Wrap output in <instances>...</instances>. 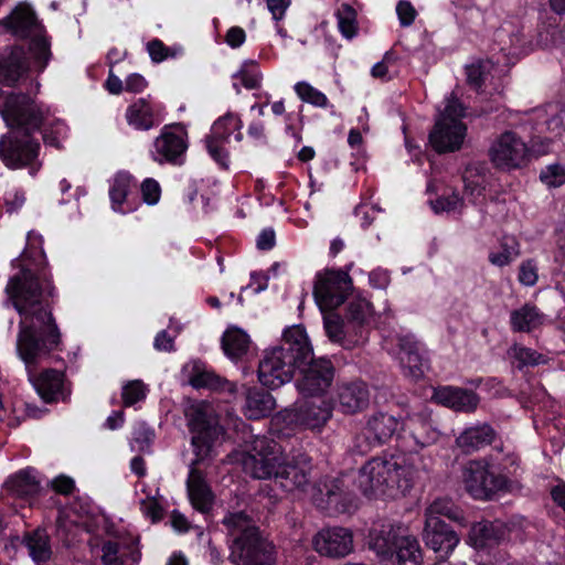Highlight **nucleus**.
Here are the masks:
<instances>
[{
    "label": "nucleus",
    "mask_w": 565,
    "mask_h": 565,
    "mask_svg": "<svg viewBox=\"0 0 565 565\" xmlns=\"http://www.w3.org/2000/svg\"><path fill=\"white\" fill-rule=\"evenodd\" d=\"M14 264L20 270L9 279L6 294L7 301L20 316L17 352L41 398L47 403L55 402L63 396V373L52 369L35 373L36 364L61 342V333L47 301L54 288L44 273L45 257L42 252H36V259L31 262L28 253L23 252Z\"/></svg>",
    "instance_id": "obj_1"
},
{
    "label": "nucleus",
    "mask_w": 565,
    "mask_h": 565,
    "mask_svg": "<svg viewBox=\"0 0 565 565\" xmlns=\"http://www.w3.org/2000/svg\"><path fill=\"white\" fill-rule=\"evenodd\" d=\"M0 23L12 35L31 40L29 52L14 46L0 60V76L3 81L12 85L25 74L30 68L29 55L33 58L34 67L42 72L51 56L50 43L43 35V26L32 8L26 3H19Z\"/></svg>",
    "instance_id": "obj_2"
},
{
    "label": "nucleus",
    "mask_w": 565,
    "mask_h": 565,
    "mask_svg": "<svg viewBox=\"0 0 565 565\" xmlns=\"http://www.w3.org/2000/svg\"><path fill=\"white\" fill-rule=\"evenodd\" d=\"M244 469L255 479H270L285 491L302 490L310 484L312 466L306 455L296 463L285 461L282 447L267 436H256L252 451L244 461Z\"/></svg>",
    "instance_id": "obj_3"
},
{
    "label": "nucleus",
    "mask_w": 565,
    "mask_h": 565,
    "mask_svg": "<svg viewBox=\"0 0 565 565\" xmlns=\"http://www.w3.org/2000/svg\"><path fill=\"white\" fill-rule=\"evenodd\" d=\"M185 416L190 430L193 433L192 446L196 455L186 480L188 493L193 508L206 513L213 507L214 495L203 473L194 468V465L210 455L212 446L222 435L223 428L212 407L203 402L190 405L185 411Z\"/></svg>",
    "instance_id": "obj_4"
},
{
    "label": "nucleus",
    "mask_w": 565,
    "mask_h": 565,
    "mask_svg": "<svg viewBox=\"0 0 565 565\" xmlns=\"http://www.w3.org/2000/svg\"><path fill=\"white\" fill-rule=\"evenodd\" d=\"M312 347L306 330L292 326L285 330L279 345L266 350L258 364L259 382L271 390L290 382L297 369L311 359Z\"/></svg>",
    "instance_id": "obj_5"
},
{
    "label": "nucleus",
    "mask_w": 565,
    "mask_h": 565,
    "mask_svg": "<svg viewBox=\"0 0 565 565\" xmlns=\"http://www.w3.org/2000/svg\"><path fill=\"white\" fill-rule=\"evenodd\" d=\"M223 525L232 537L230 561L234 565H273L275 546L244 511L228 513Z\"/></svg>",
    "instance_id": "obj_6"
},
{
    "label": "nucleus",
    "mask_w": 565,
    "mask_h": 565,
    "mask_svg": "<svg viewBox=\"0 0 565 565\" xmlns=\"http://www.w3.org/2000/svg\"><path fill=\"white\" fill-rule=\"evenodd\" d=\"M1 115L9 127L25 130H39L43 127L44 143L61 148V140L66 136L65 124L54 118L50 109L38 104L23 93H11L7 96Z\"/></svg>",
    "instance_id": "obj_7"
},
{
    "label": "nucleus",
    "mask_w": 565,
    "mask_h": 565,
    "mask_svg": "<svg viewBox=\"0 0 565 565\" xmlns=\"http://www.w3.org/2000/svg\"><path fill=\"white\" fill-rule=\"evenodd\" d=\"M415 470L403 466L393 457H376L369 460L359 471L356 484L366 497L405 495L414 486Z\"/></svg>",
    "instance_id": "obj_8"
},
{
    "label": "nucleus",
    "mask_w": 565,
    "mask_h": 565,
    "mask_svg": "<svg viewBox=\"0 0 565 565\" xmlns=\"http://www.w3.org/2000/svg\"><path fill=\"white\" fill-rule=\"evenodd\" d=\"M32 130H11L0 137V160L9 169H28L34 177L42 168L40 142Z\"/></svg>",
    "instance_id": "obj_9"
},
{
    "label": "nucleus",
    "mask_w": 565,
    "mask_h": 565,
    "mask_svg": "<svg viewBox=\"0 0 565 565\" xmlns=\"http://www.w3.org/2000/svg\"><path fill=\"white\" fill-rule=\"evenodd\" d=\"M372 547L393 565H420L423 562L418 541L413 536L398 534L393 526L383 529L374 536Z\"/></svg>",
    "instance_id": "obj_10"
},
{
    "label": "nucleus",
    "mask_w": 565,
    "mask_h": 565,
    "mask_svg": "<svg viewBox=\"0 0 565 565\" xmlns=\"http://www.w3.org/2000/svg\"><path fill=\"white\" fill-rule=\"evenodd\" d=\"M491 163L501 171L522 169L530 162L531 151L523 138L515 131L500 134L489 148Z\"/></svg>",
    "instance_id": "obj_11"
},
{
    "label": "nucleus",
    "mask_w": 565,
    "mask_h": 565,
    "mask_svg": "<svg viewBox=\"0 0 565 565\" xmlns=\"http://www.w3.org/2000/svg\"><path fill=\"white\" fill-rule=\"evenodd\" d=\"M353 289V282L344 270L326 269L318 273L313 286L316 302L322 311L342 305Z\"/></svg>",
    "instance_id": "obj_12"
},
{
    "label": "nucleus",
    "mask_w": 565,
    "mask_h": 565,
    "mask_svg": "<svg viewBox=\"0 0 565 565\" xmlns=\"http://www.w3.org/2000/svg\"><path fill=\"white\" fill-rule=\"evenodd\" d=\"M467 491L478 500H489L498 491L503 490L508 479L503 475H494L488 465L480 460L470 461L463 472Z\"/></svg>",
    "instance_id": "obj_13"
},
{
    "label": "nucleus",
    "mask_w": 565,
    "mask_h": 565,
    "mask_svg": "<svg viewBox=\"0 0 565 565\" xmlns=\"http://www.w3.org/2000/svg\"><path fill=\"white\" fill-rule=\"evenodd\" d=\"M301 367V377L297 380L296 386L302 395L315 396L324 393L331 385L334 369L330 360L309 359Z\"/></svg>",
    "instance_id": "obj_14"
},
{
    "label": "nucleus",
    "mask_w": 565,
    "mask_h": 565,
    "mask_svg": "<svg viewBox=\"0 0 565 565\" xmlns=\"http://www.w3.org/2000/svg\"><path fill=\"white\" fill-rule=\"evenodd\" d=\"M312 543L317 553L330 558H343L354 548L352 531L342 526L320 530L315 535Z\"/></svg>",
    "instance_id": "obj_15"
},
{
    "label": "nucleus",
    "mask_w": 565,
    "mask_h": 565,
    "mask_svg": "<svg viewBox=\"0 0 565 565\" xmlns=\"http://www.w3.org/2000/svg\"><path fill=\"white\" fill-rule=\"evenodd\" d=\"M153 147L152 158L154 161L180 163V158L188 148L186 131L180 126H166L154 139Z\"/></svg>",
    "instance_id": "obj_16"
},
{
    "label": "nucleus",
    "mask_w": 565,
    "mask_h": 565,
    "mask_svg": "<svg viewBox=\"0 0 565 565\" xmlns=\"http://www.w3.org/2000/svg\"><path fill=\"white\" fill-rule=\"evenodd\" d=\"M332 408L326 401H306L285 412V419L303 429H320L331 418Z\"/></svg>",
    "instance_id": "obj_17"
},
{
    "label": "nucleus",
    "mask_w": 565,
    "mask_h": 565,
    "mask_svg": "<svg viewBox=\"0 0 565 565\" xmlns=\"http://www.w3.org/2000/svg\"><path fill=\"white\" fill-rule=\"evenodd\" d=\"M398 359L406 375L418 380L428 367L423 344L412 333L396 335Z\"/></svg>",
    "instance_id": "obj_18"
},
{
    "label": "nucleus",
    "mask_w": 565,
    "mask_h": 565,
    "mask_svg": "<svg viewBox=\"0 0 565 565\" xmlns=\"http://www.w3.org/2000/svg\"><path fill=\"white\" fill-rule=\"evenodd\" d=\"M466 136V126L456 118H439L429 134V141L438 153L459 150Z\"/></svg>",
    "instance_id": "obj_19"
},
{
    "label": "nucleus",
    "mask_w": 565,
    "mask_h": 565,
    "mask_svg": "<svg viewBox=\"0 0 565 565\" xmlns=\"http://www.w3.org/2000/svg\"><path fill=\"white\" fill-rule=\"evenodd\" d=\"M241 128V120L233 114L218 118L212 126L211 134L205 137L210 156L222 167H227L228 154L224 143L235 129Z\"/></svg>",
    "instance_id": "obj_20"
},
{
    "label": "nucleus",
    "mask_w": 565,
    "mask_h": 565,
    "mask_svg": "<svg viewBox=\"0 0 565 565\" xmlns=\"http://www.w3.org/2000/svg\"><path fill=\"white\" fill-rule=\"evenodd\" d=\"M423 540L428 548L441 557L452 553L460 541L459 535L447 523L435 518L425 520Z\"/></svg>",
    "instance_id": "obj_21"
},
{
    "label": "nucleus",
    "mask_w": 565,
    "mask_h": 565,
    "mask_svg": "<svg viewBox=\"0 0 565 565\" xmlns=\"http://www.w3.org/2000/svg\"><path fill=\"white\" fill-rule=\"evenodd\" d=\"M370 403V391L365 382L354 380L338 384L335 391V405L347 415L364 411Z\"/></svg>",
    "instance_id": "obj_22"
},
{
    "label": "nucleus",
    "mask_w": 565,
    "mask_h": 565,
    "mask_svg": "<svg viewBox=\"0 0 565 565\" xmlns=\"http://www.w3.org/2000/svg\"><path fill=\"white\" fill-rule=\"evenodd\" d=\"M315 498L319 504L326 503L340 512L349 511L354 502L353 494L344 489L343 480L339 478H326L318 483Z\"/></svg>",
    "instance_id": "obj_23"
},
{
    "label": "nucleus",
    "mask_w": 565,
    "mask_h": 565,
    "mask_svg": "<svg viewBox=\"0 0 565 565\" xmlns=\"http://www.w3.org/2000/svg\"><path fill=\"white\" fill-rule=\"evenodd\" d=\"M405 428L409 437L414 440V445L419 448L436 443L440 435L431 419L430 412L427 409L408 415L405 422Z\"/></svg>",
    "instance_id": "obj_24"
},
{
    "label": "nucleus",
    "mask_w": 565,
    "mask_h": 565,
    "mask_svg": "<svg viewBox=\"0 0 565 565\" xmlns=\"http://www.w3.org/2000/svg\"><path fill=\"white\" fill-rule=\"evenodd\" d=\"M434 398L441 405L456 412L472 413L477 409L480 398L471 390L443 386L435 390Z\"/></svg>",
    "instance_id": "obj_25"
},
{
    "label": "nucleus",
    "mask_w": 565,
    "mask_h": 565,
    "mask_svg": "<svg viewBox=\"0 0 565 565\" xmlns=\"http://www.w3.org/2000/svg\"><path fill=\"white\" fill-rule=\"evenodd\" d=\"M21 545L35 565H49L54 558L51 537L43 527L25 531L21 537Z\"/></svg>",
    "instance_id": "obj_26"
},
{
    "label": "nucleus",
    "mask_w": 565,
    "mask_h": 565,
    "mask_svg": "<svg viewBox=\"0 0 565 565\" xmlns=\"http://www.w3.org/2000/svg\"><path fill=\"white\" fill-rule=\"evenodd\" d=\"M497 437L489 424H478L466 428L457 438L456 445L463 454H472L488 445Z\"/></svg>",
    "instance_id": "obj_27"
},
{
    "label": "nucleus",
    "mask_w": 565,
    "mask_h": 565,
    "mask_svg": "<svg viewBox=\"0 0 565 565\" xmlns=\"http://www.w3.org/2000/svg\"><path fill=\"white\" fill-rule=\"evenodd\" d=\"M404 427L405 423L401 422L399 418L384 412H376L366 420L367 433L373 435V440H377L381 446Z\"/></svg>",
    "instance_id": "obj_28"
},
{
    "label": "nucleus",
    "mask_w": 565,
    "mask_h": 565,
    "mask_svg": "<svg viewBox=\"0 0 565 565\" xmlns=\"http://www.w3.org/2000/svg\"><path fill=\"white\" fill-rule=\"evenodd\" d=\"M275 407L276 403L270 393L258 387L246 388L244 414L249 419L266 417Z\"/></svg>",
    "instance_id": "obj_29"
},
{
    "label": "nucleus",
    "mask_w": 565,
    "mask_h": 565,
    "mask_svg": "<svg viewBox=\"0 0 565 565\" xmlns=\"http://www.w3.org/2000/svg\"><path fill=\"white\" fill-rule=\"evenodd\" d=\"M505 534L501 523L481 521L475 523L469 532V542L475 548H486L497 545Z\"/></svg>",
    "instance_id": "obj_30"
},
{
    "label": "nucleus",
    "mask_w": 565,
    "mask_h": 565,
    "mask_svg": "<svg viewBox=\"0 0 565 565\" xmlns=\"http://www.w3.org/2000/svg\"><path fill=\"white\" fill-rule=\"evenodd\" d=\"M189 383L194 388H209L212 391L230 393H233L235 391V386L233 383L218 376L213 371L207 370L198 363L193 364V369L189 377Z\"/></svg>",
    "instance_id": "obj_31"
},
{
    "label": "nucleus",
    "mask_w": 565,
    "mask_h": 565,
    "mask_svg": "<svg viewBox=\"0 0 565 565\" xmlns=\"http://www.w3.org/2000/svg\"><path fill=\"white\" fill-rule=\"evenodd\" d=\"M544 315L533 305L525 303L511 311L510 324L514 332H531L544 322Z\"/></svg>",
    "instance_id": "obj_32"
},
{
    "label": "nucleus",
    "mask_w": 565,
    "mask_h": 565,
    "mask_svg": "<svg viewBox=\"0 0 565 565\" xmlns=\"http://www.w3.org/2000/svg\"><path fill=\"white\" fill-rule=\"evenodd\" d=\"M126 119L137 130H149L157 125L154 109L145 98H139L127 108Z\"/></svg>",
    "instance_id": "obj_33"
},
{
    "label": "nucleus",
    "mask_w": 565,
    "mask_h": 565,
    "mask_svg": "<svg viewBox=\"0 0 565 565\" xmlns=\"http://www.w3.org/2000/svg\"><path fill=\"white\" fill-rule=\"evenodd\" d=\"M6 487L13 494L26 498L36 494L40 490V482L34 470H21L6 481Z\"/></svg>",
    "instance_id": "obj_34"
},
{
    "label": "nucleus",
    "mask_w": 565,
    "mask_h": 565,
    "mask_svg": "<svg viewBox=\"0 0 565 565\" xmlns=\"http://www.w3.org/2000/svg\"><path fill=\"white\" fill-rule=\"evenodd\" d=\"M440 516H446L462 526L467 524L462 510L447 498L434 500L425 510V520L427 521L430 518L440 519Z\"/></svg>",
    "instance_id": "obj_35"
},
{
    "label": "nucleus",
    "mask_w": 565,
    "mask_h": 565,
    "mask_svg": "<svg viewBox=\"0 0 565 565\" xmlns=\"http://www.w3.org/2000/svg\"><path fill=\"white\" fill-rule=\"evenodd\" d=\"M323 315V327L327 337L335 343L341 344L344 348H350L351 343H358L360 338L351 341L347 339L349 323L344 324L343 319L332 310H327Z\"/></svg>",
    "instance_id": "obj_36"
},
{
    "label": "nucleus",
    "mask_w": 565,
    "mask_h": 565,
    "mask_svg": "<svg viewBox=\"0 0 565 565\" xmlns=\"http://www.w3.org/2000/svg\"><path fill=\"white\" fill-rule=\"evenodd\" d=\"M249 337L238 328L228 329L222 338V348L231 359H239L247 353Z\"/></svg>",
    "instance_id": "obj_37"
},
{
    "label": "nucleus",
    "mask_w": 565,
    "mask_h": 565,
    "mask_svg": "<svg viewBox=\"0 0 565 565\" xmlns=\"http://www.w3.org/2000/svg\"><path fill=\"white\" fill-rule=\"evenodd\" d=\"M501 252L489 254V262L492 265L502 267L509 265L519 256V244L513 236H503L500 243Z\"/></svg>",
    "instance_id": "obj_38"
},
{
    "label": "nucleus",
    "mask_w": 565,
    "mask_h": 565,
    "mask_svg": "<svg viewBox=\"0 0 565 565\" xmlns=\"http://www.w3.org/2000/svg\"><path fill=\"white\" fill-rule=\"evenodd\" d=\"M371 315V305L363 298H354L349 302L347 319L349 324H354L359 328V338L363 339L362 326L366 322Z\"/></svg>",
    "instance_id": "obj_39"
},
{
    "label": "nucleus",
    "mask_w": 565,
    "mask_h": 565,
    "mask_svg": "<svg viewBox=\"0 0 565 565\" xmlns=\"http://www.w3.org/2000/svg\"><path fill=\"white\" fill-rule=\"evenodd\" d=\"M509 355L518 362V369L520 370L526 366L544 364L547 361L544 354H541L536 350L520 344H514L509 350Z\"/></svg>",
    "instance_id": "obj_40"
},
{
    "label": "nucleus",
    "mask_w": 565,
    "mask_h": 565,
    "mask_svg": "<svg viewBox=\"0 0 565 565\" xmlns=\"http://www.w3.org/2000/svg\"><path fill=\"white\" fill-rule=\"evenodd\" d=\"M131 177L127 173H118L109 190V196L113 203V209L117 212L125 213L122 204L127 199L130 190Z\"/></svg>",
    "instance_id": "obj_41"
},
{
    "label": "nucleus",
    "mask_w": 565,
    "mask_h": 565,
    "mask_svg": "<svg viewBox=\"0 0 565 565\" xmlns=\"http://www.w3.org/2000/svg\"><path fill=\"white\" fill-rule=\"evenodd\" d=\"M493 65L489 60H478L466 66L467 84L480 90Z\"/></svg>",
    "instance_id": "obj_42"
},
{
    "label": "nucleus",
    "mask_w": 565,
    "mask_h": 565,
    "mask_svg": "<svg viewBox=\"0 0 565 565\" xmlns=\"http://www.w3.org/2000/svg\"><path fill=\"white\" fill-rule=\"evenodd\" d=\"M338 28L341 34L348 39H353L358 33L356 12L349 4H341L337 11Z\"/></svg>",
    "instance_id": "obj_43"
},
{
    "label": "nucleus",
    "mask_w": 565,
    "mask_h": 565,
    "mask_svg": "<svg viewBox=\"0 0 565 565\" xmlns=\"http://www.w3.org/2000/svg\"><path fill=\"white\" fill-rule=\"evenodd\" d=\"M294 88L298 97L305 103L321 108H326L329 104L327 96L307 82H298Z\"/></svg>",
    "instance_id": "obj_44"
},
{
    "label": "nucleus",
    "mask_w": 565,
    "mask_h": 565,
    "mask_svg": "<svg viewBox=\"0 0 565 565\" xmlns=\"http://www.w3.org/2000/svg\"><path fill=\"white\" fill-rule=\"evenodd\" d=\"M121 396L124 405L131 406L146 397V386L139 380L131 381L122 387Z\"/></svg>",
    "instance_id": "obj_45"
},
{
    "label": "nucleus",
    "mask_w": 565,
    "mask_h": 565,
    "mask_svg": "<svg viewBox=\"0 0 565 565\" xmlns=\"http://www.w3.org/2000/svg\"><path fill=\"white\" fill-rule=\"evenodd\" d=\"M541 181L550 188H557L565 183V168L561 164H551L540 173Z\"/></svg>",
    "instance_id": "obj_46"
},
{
    "label": "nucleus",
    "mask_w": 565,
    "mask_h": 565,
    "mask_svg": "<svg viewBox=\"0 0 565 565\" xmlns=\"http://www.w3.org/2000/svg\"><path fill=\"white\" fill-rule=\"evenodd\" d=\"M431 207L436 213L451 212L460 210L463 206V200L458 193L452 192L449 195H441L435 201H430Z\"/></svg>",
    "instance_id": "obj_47"
},
{
    "label": "nucleus",
    "mask_w": 565,
    "mask_h": 565,
    "mask_svg": "<svg viewBox=\"0 0 565 565\" xmlns=\"http://www.w3.org/2000/svg\"><path fill=\"white\" fill-rule=\"evenodd\" d=\"M377 446H381L380 443H377V440H373V435L367 433L366 426L353 438V450L360 455H365Z\"/></svg>",
    "instance_id": "obj_48"
},
{
    "label": "nucleus",
    "mask_w": 565,
    "mask_h": 565,
    "mask_svg": "<svg viewBox=\"0 0 565 565\" xmlns=\"http://www.w3.org/2000/svg\"><path fill=\"white\" fill-rule=\"evenodd\" d=\"M154 437L153 430L143 422H139L135 425L132 431V439L139 444V450L143 451L150 446Z\"/></svg>",
    "instance_id": "obj_49"
},
{
    "label": "nucleus",
    "mask_w": 565,
    "mask_h": 565,
    "mask_svg": "<svg viewBox=\"0 0 565 565\" xmlns=\"http://www.w3.org/2000/svg\"><path fill=\"white\" fill-rule=\"evenodd\" d=\"M102 562L104 565H126L122 556L119 555L118 543L107 541L102 546Z\"/></svg>",
    "instance_id": "obj_50"
},
{
    "label": "nucleus",
    "mask_w": 565,
    "mask_h": 565,
    "mask_svg": "<svg viewBox=\"0 0 565 565\" xmlns=\"http://www.w3.org/2000/svg\"><path fill=\"white\" fill-rule=\"evenodd\" d=\"M141 194L142 200L149 204L153 205L158 203L160 200L161 189L159 183L154 179H146L141 184Z\"/></svg>",
    "instance_id": "obj_51"
},
{
    "label": "nucleus",
    "mask_w": 565,
    "mask_h": 565,
    "mask_svg": "<svg viewBox=\"0 0 565 565\" xmlns=\"http://www.w3.org/2000/svg\"><path fill=\"white\" fill-rule=\"evenodd\" d=\"M519 280L525 286H533L537 281V268L532 260L523 262L520 266Z\"/></svg>",
    "instance_id": "obj_52"
},
{
    "label": "nucleus",
    "mask_w": 565,
    "mask_h": 565,
    "mask_svg": "<svg viewBox=\"0 0 565 565\" xmlns=\"http://www.w3.org/2000/svg\"><path fill=\"white\" fill-rule=\"evenodd\" d=\"M396 12L402 26H409L416 18V10L408 1H399L396 6Z\"/></svg>",
    "instance_id": "obj_53"
},
{
    "label": "nucleus",
    "mask_w": 565,
    "mask_h": 565,
    "mask_svg": "<svg viewBox=\"0 0 565 565\" xmlns=\"http://www.w3.org/2000/svg\"><path fill=\"white\" fill-rule=\"evenodd\" d=\"M465 114V108L462 104L458 100V98L451 94L449 98H447V105L445 107L444 113L439 118H456L460 120V118Z\"/></svg>",
    "instance_id": "obj_54"
},
{
    "label": "nucleus",
    "mask_w": 565,
    "mask_h": 565,
    "mask_svg": "<svg viewBox=\"0 0 565 565\" xmlns=\"http://www.w3.org/2000/svg\"><path fill=\"white\" fill-rule=\"evenodd\" d=\"M151 60L156 63L162 62L168 56V47L160 40H152L147 45Z\"/></svg>",
    "instance_id": "obj_55"
},
{
    "label": "nucleus",
    "mask_w": 565,
    "mask_h": 565,
    "mask_svg": "<svg viewBox=\"0 0 565 565\" xmlns=\"http://www.w3.org/2000/svg\"><path fill=\"white\" fill-rule=\"evenodd\" d=\"M246 40L245 31L239 26H232L225 35V42L233 49L239 47Z\"/></svg>",
    "instance_id": "obj_56"
},
{
    "label": "nucleus",
    "mask_w": 565,
    "mask_h": 565,
    "mask_svg": "<svg viewBox=\"0 0 565 565\" xmlns=\"http://www.w3.org/2000/svg\"><path fill=\"white\" fill-rule=\"evenodd\" d=\"M369 280L374 288L385 289L390 285L391 278L387 270L379 268L370 273Z\"/></svg>",
    "instance_id": "obj_57"
},
{
    "label": "nucleus",
    "mask_w": 565,
    "mask_h": 565,
    "mask_svg": "<svg viewBox=\"0 0 565 565\" xmlns=\"http://www.w3.org/2000/svg\"><path fill=\"white\" fill-rule=\"evenodd\" d=\"M52 487L57 493L67 495L74 489V481L70 477L60 476L52 481Z\"/></svg>",
    "instance_id": "obj_58"
},
{
    "label": "nucleus",
    "mask_w": 565,
    "mask_h": 565,
    "mask_svg": "<svg viewBox=\"0 0 565 565\" xmlns=\"http://www.w3.org/2000/svg\"><path fill=\"white\" fill-rule=\"evenodd\" d=\"M256 245L262 250L271 249L275 246V232L271 228L263 230L257 237Z\"/></svg>",
    "instance_id": "obj_59"
},
{
    "label": "nucleus",
    "mask_w": 565,
    "mask_h": 565,
    "mask_svg": "<svg viewBox=\"0 0 565 565\" xmlns=\"http://www.w3.org/2000/svg\"><path fill=\"white\" fill-rule=\"evenodd\" d=\"M147 86L146 79L139 74H131L126 78L125 89L131 93H140Z\"/></svg>",
    "instance_id": "obj_60"
},
{
    "label": "nucleus",
    "mask_w": 565,
    "mask_h": 565,
    "mask_svg": "<svg viewBox=\"0 0 565 565\" xmlns=\"http://www.w3.org/2000/svg\"><path fill=\"white\" fill-rule=\"evenodd\" d=\"M290 4V0H267L268 10L271 12L275 20L282 19L286 9Z\"/></svg>",
    "instance_id": "obj_61"
},
{
    "label": "nucleus",
    "mask_w": 565,
    "mask_h": 565,
    "mask_svg": "<svg viewBox=\"0 0 565 565\" xmlns=\"http://www.w3.org/2000/svg\"><path fill=\"white\" fill-rule=\"evenodd\" d=\"M154 348L159 351H172L173 338L168 334L166 330L160 331L154 338Z\"/></svg>",
    "instance_id": "obj_62"
},
{
    "label": "nucleus",
    "mask_w": 565,
    "mask_h": 565,
    "mask_svg": "<svg viewBox=\"0 0 565 565\" xmlns=\"http://www.w3.org/2000/svg\"><path fill=\"white\" fill-rule=\"evenodd\" d=\"M393 60L392 53L386 52L383 60L376 63L372 70L371 74L375 78L385 79L387 75V63Z\"/></svg>",
    "instance_id": "obj_63"
},
{
    "label": "nucleus",
    "mask_w": 565,
    "mask_h": 565,
    "mask_svg": "<svg viewBox=\"0 0 565 565\" xmlns=\"http://www.w3.org/2000/svg\"><path fill=\"white\" fill-rule=\"evenodd\" d=\"M239 76H241V79H242V84L247 89H255V88H258L259 85H260V78L262 77H260L259 74H250V73L241 71L239 72Z\"/></svg>",
    "instance_id": "obj_64"
}]
</instances>
